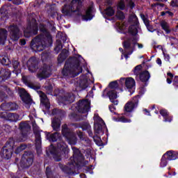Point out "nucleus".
I'll list each match as a JSON object with an SVG mask.
<instances>
[{
    "label": "nucleus",
    "instance_id": "aec40b11",
    "mask_svg": "<svg viewBox=\"0 0 178 178\" xmlns=\"http://www.w3.org/2000/svg\"><path fill=\"white\" fill-rule=\"evenodd\" d=\"M12 154H13V147L8 149V147H5L3 149V157L6 159L12 158Z\"/></svg>",
    "mask_w": 178,
    "mask_h": 178
},
{
    "label": "nucleus",
    "instance_id": "603ef678",
    "mask_svg": "<svg viewBox=\"0 0 178 178\" xmlns=\"http://www.w3.org/2000/svg\"><path fill=\"white\" fill-rule=\"evenodd\" d=\"M12 2L14 5H20V3H22L20 0H12Z\"/></svg>",
    "mask_w": 178,
    "mask_h": 178
},
{
    "label": "nucleus",
    "instance_id": "393cba45",
    "mask_svg": "<svg viewBox=\"0 0 178 178\" xmlns=\"http://www.w3.org/2000/svg\"><path fill=\"white\" fill-rule=\"evenodd\" d=\"M164 155H165V157L168 161H175L177 159V152L168 151Z\"/></svg>",
    "mask_w": 178,
    "mask_h": 178
},
{
    "label": "nucleus",
    "instance_id": "4d7b16f0",
    "mask_svg": "<svg viewBox=\"0 0 178 178\" xmlns=\"http://www.w3.org/2000/svg\"><path fill=\"white\" fill-rule=\"evenodd\" d=\"M109 109L111 112H115V111L116 110V108H115L113 105H111L109 106Z\"/></svg>",
    "mask_w": 178,
    "mask_h": 178
},
{
    "label": "nucleus",
    "instance_id": "412c9836",
    "mask_svg": "<svg viewBox=\"0 0 178 178\" xmlns=\"http://www.w3.org/2000/svg\"><path fill=\"white\" fill-rule=\"evenodd\" d=\"M108 97L111 102L114 104V105H118L119 104V101L116 99L118 98V95L116 94V90H111L108 92Z\"/></svg>",
    "mask_w": 178,
    "mask_h": 178
},
{
    "label": "nucleus",
    "instance_id": "9d476101",
    "mask_svg": "<svg viewBox=\"0 0 178 178\" xmlns=\"http://www.w3.org/2000/svg\"><path fill=\"white\" fill-rule=\"evenodd\" d=\"M38 32V26L37 24L34 23L32 26L29 25L26 27V29L24 31V35L29 38V37H31V35H35Z\"/></svg>",
    "mask_w": 178,
    "mask_h": 178
},
{
    "label": "nucleus",
    "instance_id": "39448f33",
    "mask_svg": "<svg viewBox=\"0 0 178 178\" xmlns=\"http://www.w3.org/2000/svg\"><path fill=\"white\" fill-rule=\"evenodd\" d=\"M129 27L128 29V31L131 35H137L138 33V18L136 15L132 14L129 17Z\"/></svg>",
    "mask_w": 178,
    "mask_h": 178
},
{
    "label": "nucleus",
    "instance_id": "864d4df0",
    "mask_svg": "<svg viewBox=\"0 0 178 178\" xmlns=\"http://www.w3.org/2000/svg\"><path fill=\"white\" fill-rule=\"evenodd\" d=\"M40 31H42L43 33L47 31V29H45V26L44 25H42V24H40Z\"/></svg>",
    "mask_w": 178,
    "mask_h": 178
},
{
    "label": "nucleus",
    "instance_id": "680f3d73",
    "mask_svg": "<svg viewBox=\"0 0 178 178\" xmlns=\"http://www.w3.org/2000/svg\"><path fill=\"white\" fill-rule=\"evenodd\" d=\"M21 45H26V40H20Z\"/></svg>",
    "mask_w": 178,
    "mask_h": 178
},
{
    "label": "nucleus",
    "instance_id": "5701e85b",
    "mask_svg": "<svg viewBox=\"0 0 178 178\" xmlns=\"http://www.w3.org/2000/svg\"><path fill=\"white\" fill-rule=\"evenodd\" d=\"M3 118L10 122H17L19 120V115L15 113H6V115H3Z\"/></svg>",
    "mask_w": 178,
    "mask_h": 178
},
{
    "label": "nucleus",
    "instance_id": "338daca9",
    "mask_svg": "<svg viewBox=\"0 0 178 178\" xmlns=\"http://www.w3.org/2000/svg\"><path fill=\"white\" fill-rule=\"evenodd\" d=\"M144 111L145 115H149V112L148 111V110L145 109Z\"/></svg>",
    "mask_w": 178,
    "mask_h": 178
},
{
    "label": "nucleus",
    "instance_id": "37998d69",
    "mask_svg": "<svg viewBox=\"0 0 178 178\" xmlns=\"http://www.w3.org/2000/svg\"><path fill=\"white\" fill-rule=\"evenodd\" d=\"M138 40V38H135V41H134L132 44L134 47H136V45H138V47L139 48V49H141L144 46L143 45V44L137 43Z\"/></svg>",
    "mask_w": 178,
    "mask_h": 178
},
{
    "label": "nucleus",
    "instance_id": "e433bc0d",
    "mask_svg": "<svg viewBox=\"0 0 178 178\" xmlns=\"http://www.w3.org/2000/svg\"><path fill=\"white\" fill-rule=\"evenodd\" d=\"M104 13H106L107 16H113L115 15V10L112 7H108L104 10Z\"/></svg>",
    "mask_w": 178,
    "mask_h": 178
},
{
    "label": "nucleus",
    "instance_id": "bf43d9fd",
    "mask_svg": "<svg viewBox=\"0 0 178 178\" xmlns=\"http://www.w3.org/2000/svg\"><path fill=\"white\" fill-rule=\"evenodd\" d=\"M156 64L159 65V66H161L162 65V60H161V58L156 59Z\"/></svg>",
    "mask_w": 178,
    "mask_h": 178
},
{
    "label": "nucleus",
    "instance_id": "72a5a7b5",
    "mask_svg": "<svg viewBox=\"0 0 178 178\" xmlns=\"http://www.w3.org/2000/svg\"><path fill=\"white\" fill-rule=\"evenodd\" d=\"M19 129L22 131H29L30 130V124H29V122H22L19 124Z\"/></svg>",
    "mask_w": 178,
    "mask_h": 178
},
{
    "label": "nucleus",
    "instance_id": "423d86ee",
    "mask_svg": "<svg viewBox=\"0 0 178 178\" xmlns=\"http://www.w3.org/2000/svg\"><path fill=\"white\" fill-rule=\"evenodd\" d=\"M95 123V131L97 134H104V131L106 129V125L104 122V120L100 118L98 114H95L94 116Z\"/></svg>",
    "mask_w": 178,
    "mask_h": 178
},
{
    "label": "nucleus",
    "instance_id": "a878e982",
    "mask_svg": "<svg viewBox=\"0 0 178 178\" xmlns=\"http://www.w3.org/2000/svg\"><path fill=\"white\" fill-rule=\"evenodd\" d=\"M160 115H161V116H163V119H164V122H172L173 120L172 118H169V120H168V117L169 116V112H168V110L166 109H161L160 110Z\"/></svg>",
    "mask_w": 178,
    "mask_h": 178
},
{
    "label": "nucleus",
    "instance_id": "a19ab883",
    "mask_svg": "<svg viewBox=\"0 0 178 178\" xmlns=\"http://www.w3.org/2000/svg\"><path fill=\"white\" fill-rule=\"evenodd\" d=\"M62 48H63V47L62 46V43L60 42V40H57L56 42L55 50L57 51V52H59V51H60Z\"/></svg>",
    "mask_w": 178,
    "mask_h": 178
},
{
    "label": "nucleus",
    "instance_id": "f3484780",
    "mask_svg": "<svg viewBox=\"0 0 178 178\" xmlns=\"http://www.w3.org/2000/svg\"><path fill=\"white\" fill-rule=\"evenodd\" d=\"M49 76H51V70L48 67V66H45L42 70H41V72L38 74V77L39 79H47Z\"/></svg>",
    "mask_w": 178,
    "mask_h": 178
},
{
    "label": "nucleus",
    "instance_id": "2f4dec72",
    "mask_svg": "<svg viewBox=\"0 0 178 178\" xmlns=\"http://www.w3.org/2000/svg\"><path fill=\"white\" fill-rule=\"evenodd\" d=\"M13 66L14 67V72L15 74H19L21 72L20 70V64L18 63L17 60H14L13 62Z\"/></svg>",
    "mask_w": 178,
    "mask_h": 178
},
{
    "label": "nucleus",
    "instance_id": "20e7f679",
    "mask_svg": "<svg viewBox=\"0 0 178 178\" xmlns=\"http://www.w3.org/2000/svg\"><path fill=\"white\" fill-rule=\"evenodd\" d=\"M81 0H72L70 5H65L62 9V13L66 16H70L74 12H80V5Z\"/></svg>",
    "mask_w": 178,
    "mask_h": 178
},
{
    "label": "nucleus",
    "instance_id": "79ce46f5",
    "mask_svg": "<svg viewBox=\"0 0 178 178\" xmlns=\"http://www.w3.org/2000/svg\"><path fill=\"white\" fill-rule=\"evenodd\" d=\"M116 17L119 20H123V19H124V14L123 13V12L118 10L116 14Z\"/></svg>",
    "mask_w": 178,
    "mask_h": 178
},
{
    "label": "nucleus",
    "instance_id": "6e6d98bb",
    "mask_svg": "<svg viewBox=\"0 0 178 178\" xmlns=\"http://www.w3.org/2000/svg\"><path fill=\"white\" fill-rule=\"evenodd\" d=\"M29 86L31 88H33V90H38L40 88V86H33V84H30Z\"/></svg>",
    "mask_w": 178,
    "mask_h": 178
},
{
    "label": "nucleus",
    "instance_id": "69168bd1",
    "mask_svg": "<svg viewBox=\"0 0 178 178\" xmlns=\"http://www.w3.org/2000/svg\"><path fill=\"white\" fill-rule=\"evenodd\" d=\"M167 83L168 84H172V79H169V78H167Z\"/></svg>",
    "mask_w": 178,
    "mask_h": 178
},
{
    "label": "nucleus",
    "instance_id": "2eb2a0df",
    "mask_svg": "<svg viewBox=\"0 0 178 178\" xmlns=\"http://www.w3.org/2000/svg\"><path fill=\"white\" fill-rule=\"evenodd\" d=\"M126 3H128V6H130L131 8H134V3L130 0H120L118 5V9L123 10L126 8Z\"/></svg>",
    "mask_w": 178,
    "mask_h": 178
},
{
    "label": "nucleus",
    "instance_id": "7ed1b4c3",
    "mask_svg": "<svg viewBox=\"0 0 178 178\" xmlns=\"http://www.w3.org/2000/svg\"><path fill=\"white\" fill-rule=\"evenodd\" d=\"M49 152L52 154L54 161L59 162L60 161L61 154H67L69 152V148L65 143L61 142L57 145V149L54 147V145L49 147Z\"/></svg>",
    "mask_w": 178,
    "mask_h": 178
},
{
    "label": "nucleus",
    "instance_id": "e2e57ef3",
    "mask_svg": "<svg viewBox=\"0 0 178 178\" xmlns=\"http://www.w3.org/2000/svg\"><path fill=\"white\" fill-rule=\"evenodd\" d=\"M167 15H168V16H173V13L170 12V11H166Z\"/></svg>",
    "mask_w": 178,
    "mask_h": 178
},
{
    "label": "nucleus",
    "instance_id": "4468645a",
    "mask_svg": "<svg viewBox=\"0 0 178 178\" xmlns=\"http://www.w3.org/2000/svg\"><path fill=\"white\" fill-rule=\"evenodd\" d=\"M131 41L132 42H134V41H135V40H128L127 41H125L123 44V47L124 48H125V49H131V53L128 54H124V58H126V59H127V58H129L128 55H131L133 54V52L134 51V49H136V47H131Z\"/></svg>",
    "mask_w": 178,
    "mask_h": 178
},
{
    "label": "nucleus",
    "instance_id": "f03ea898",
    "mask_svg": "<svg viewBox=\"0 0 178 178\" xmlns=\"http://www.w3.org/2000/svg\"><path fill=\"white\" fill-rule=\"evenodd\" d=\"M82 72L83 68H81L80 63H78L74 65L71 63H66L62 73L63 76H69L70 77H73L74 76L80 74V73H81Z\"/></svg>",
    "mask_w": 178,
    "mask_h": 178
},
{
    "label": "nucleus",
    "instance_id": "c9c22d12",
    "mask_svg": "<svg viewBox=\"0 0 178 178\" xmlns=\"http://www.w3.org/2000/svg\"><path fill=\"white\" fill-rule=\"evenodd\" d=\"M161 26L163 30H165L167 34H169V33H170V30H169V24H168V22H166L165 21H161Z\"/></svg>",
    "mask_w": 178,
    "mask_h": 178
},
{
    "label": "nucleus",
    "instance_id": "0e129e2a",
    "mask_svg": "<svg viewBox=\"0 0 178 178\" xmlns=\"http://www.w3.org/2000/svg\"><path fill=\"white\" fill-rule=\"evenodd\" d=\"M167 74L169 77H170V79H173V74L172 73L168 72Z\"/></svg>",
    "mask_w": 178,
    "mask_h": 178
},
{
    "label": "nucleus",
    "instance_id": "c03bdc74",
    "mask_svg": "<svg viewBox=\"0 0 178 178\" xmlns=\"http://www.w3.org/2000/svg\"><path fill=\"white\" fill-rule=\"evenodd\" d=\"M72 149L74 151V156H75V157L80 156V150H79L76 147H72Z\"/></svg>",
    "mask_w": 178,
    "mask_h": 178
},
{
    "label": "nucleus",
    "instance_id": "473e14b6",
    "mask_svg": "<svg viewBox=\"0 0 178 178\" xmlns=\"http://www.w3.org/2000/svg\"><path fill=\"white\" fill-rule=\"evenodd\" d=\"M1 74L3 80H8L10 77V71L9 70H2Z\"/></svg>",
    "mask_w": 178,
    "mask_h": 178
},
{
    "label": "nucleus",
    "instance_id": "49530a36",
    "mask_svg": "<svg viewBox=\"0 0 178 178\" xmlns=\"http://www.w3.org/2000/svg\"><path fill=\"white\" fill-rule=\"evenodd\" d=\"M109 87H110V88H112V89L118 88V82L113 81V82L110 83Z\"/></svg>",
    "mask_w": 178,
    "mask_h": 178
},
{
    "label": "nucleus",
    "instance_id": "b1692460",
    "mask_svg": "<svg viewBox=\"0 0 178 178\" xmlns=\"http://www.w3.org/2000/svg\"><path fill=\"white\" fill-rule=\"evenodd\" d=\"M6 38H8V31L5 29H0V44H5V41H6Z\"/></svg>",
    "mask_w": 178,
    "mask_h": 178
},
{
    "label": "nucleus",
    "instance_id": "774afa93",
    "mask_svg": "<svg viewBox=\"0 0 178 178\" xmlns=\"http://www.w3.org/2000/svg\"><path fill=\"white\" fill-rule=\"evenodd\" d=\"M175 83H178V76H175Z\"/></svg>",
    "mask_w": 178,
    "mask_h": 178
},
{
    "label": "nucleus",
    "instance_id": "6e6552de",
    "mask_svg": "<svg viewBox=\"0 0 178 178\" xmlns=\"http://www.w3.org/2000/svg\"><path fill=\"white\" fill-rule=\"evenodd\" d=\"M8 30L10 33V38H11L13 41H17V40L20 38L22 33H20V29H19L17 25H10L8 27Z\"/></svg>",
    "mask_w": 178,
    "mask_h": 178
},
{
    "label": "nucleus",
    "instance_id": "f8f14e48",
    "mask_svg": "<svg viewBox=\"0 0 178 178\" xmlns=\"http://www.w3.org/2000/svg\"><path fill=\"white\" fill-rule=\"evenodd\" d=\"M120 81H124L125 86L128 90H131V88H134V87H136V81L131 77H128L126 79L121 78Z\"/></svg>",
    "mask_w": 178,
    "mask_h": 178
},
{
    "label": "nucleus",
    "instance_id": "5fc2aeb1",
    "mask_svg": "<svg viewBox=\"0 0 178 178\" xmlns=\"http://www.w3.org/2000/svg\"><path fill=\"white\" fill-rule=\"evenodd\" d=\"M58 62L60 63L63 60H65V57H62V55L60 54L58 56Z\"/></svg>",
    "mask_w": 178,
    "mask_h": 178
},
{
    "label": "nucleus",
    "instance_id": "09e8293b",
    "mask_svg": "<svg viewBox=\"0 0 178 178\" xmlns=\"http://www.w3.org/2000/svg\"><path fill=\"white\" fill-rule=\"evenodd\" d=\"M171 6H172L173 7L178 6V1L177 0H172L171 1Z\"/></svg>",
    "mask_w": 178,
    "mask_h": 178
},
{
    "label": "nucleus",
    "instance_id": "6ab92c4d",
    "mask_svg": "<svg viewBox=\"0 0 178 178\" xmlns=\"http://www.w3.org/2000/svg\"><path fill=\"white\" fill-rule=\"evenodd\" d=\"M19 94H20V97H21L23 102H24V104H30V97H29V95L27 94V92H26V90L20 89Z\"/></svg>",
    "mask_w": 178,
    "mask_h": 178
},
{
    "label": "nucleus",
    "instance_id": "ea45409f",
    "mask_svg": "<svg viewBox=\"0 0 178 178\" xmlns=\"http://www.w3.org/2000/svg\"><path fill=\"white\" fill-rule=\"evenodd\" d=\"M165 156V155H163L161 158V162L160 163V166L161 168H165V166L168 165V161H167L168 159Z\"/></svg>",
    "mask_w": 178,
    "mask_h": 178
},
{
    "label": "nucleus",
    "instance_id": "bb28decb",
    "mask_svg": "<svg viewBox=\"0 0 178 178\" xmlns=\"http://www.w3.org/2000/svg\"><path fill=\"white\" fill-rule=\"evenodd\" d=\"M149 72L148 71H144L140 74V80L142 81L143 83L145 81H148L149 80Z\"/></svg>",
    "mask_w": 178,
    "mask_h": 178
},
{
    "label": "nucleus",
    "instance_id": "4be33fe9",
    "mask_svg": "<svg viewBox=\"0 0 178 178\" xmlns=\"http://www.w3.org/2000/svg\"><path fill=\"white\" fill-rule=\"evenodd\" d=\"M92 6H90L88 8L86 12V15H82V20L88 21L91 20L92 19Z\"/></svg>",
    "mask_w": 178,
    "mask_h": 178
},
{
    "label": "nucleus",
    "instance_id": "9b49d317",
    "mask_svg": "<svg viewBox=\"0 0 178 178\" xmlns=\"http://www.w3.org/2000/svg\"><path fill=\"white\" fill-rule=\"evenodd\" d=\"M90 101H79L78 103L79 112L81 113H87L90 111Z\"/></svg>",
    "mask_w": 178,
    "mask_h": 178
},
{
    "label": "nucleus",
    "instance_id": "a18cd8bd",
    "mask_svg": "<svg viewBox=\"0 0 178 178\" xmlns=\"http://www.w3.org/2000/svg\"><path fill=\"white\" fill-rule=\"evenodd\" d=\"M141 70V65H137L136 67H135V70H134V74L136 75V76H138V74L140 73V71Z\"/></svg>",
    "mask_w": 178,
    "mask_h": 178
},
{
    "label": "nucleus",
    "instance_id": "c85d7f7f",
    "mask_svg": "<svg viewBox=\"0 0 178 178\" xmlns=\"http://www.w3.org/2000/svg\"><path fill=\"white\" fill-rule=\"evenodd\" d=\"M46 137L49 140V141H52L54 143L59 138V134L55 133L49 136V133H46Z\"/></svg>",
    "mask_w": 178,
    "mask_h": 178
},
{
    "label": "nucleus",
    "instance_id": "4c0bfd02",
    "mask_svg": "<svg viewBox=\"0 0 178 178\" xmlns=\"http://www.w3.org/2000/svg\"><path fill=\"white\" fill-rule=\"evenodd\" d=\"M1 63L2 65H4V66H8L10 63V60H9V58L8 57H1L0 58Z\"/></svg>",
    "mask_w": 178,
    "mask_h": 178
},
{
    "label": "nucleus",
    "instance_id": "1a4fd4ad",
    "mask_svg": "<svg viewBox=\"0 0 178 178\" xmlns=\"http://www.w3.org/2000/svg\"><path fill=\"white\" fill-rule=\"evenodd\" d=\"M137 106H138V96L134 97L131 101L128 102L124 106V110L126 112H133Z\"/></svg>",
    "mask_w": 178,
    "mask_h": 178
},
{
    "label": "nucleus",
    "instance_id": "0eeeda50",
    "mask_svg": "<svg viewBox=\"0 0 178 178\" xmlns=\"http://www.w3.org/2000/svg\"><path fill=\"white\" fill-rule=\"evenodd\" d=\"M62 133H63V136H64V137L67 138L69 144H71V145L76 144L77 141V138H76V136L74 135V134L70 132L69 129H67V125L65 124L64 126H63Z\"/></svg>",
    "mask_w": 178,
    "mask_h": 178
},
{
    "label": "nucleus",
    "instance_id": "dca6fc26",
    "mask_svg": "<svg viewBox=\"0 0 178 178\" xmlns=\"http://www.w3.org/2000/svg\"><path fill=\"white\" fill-rule=\"evenodd\" d=\"M37 61H35V58H30L27 62V66L29 67V72L31 73H33V72L37 71V65H36Z\"/></svg>",
    "mask_w": 178,
    "mask_h": 178
},
{
    "label": "nucleus",
    "instance_id": "f257e3e1",
    "mask_svg": "<svg viewBox=\"0 0 178 178\" xmlns=\"http://www.w3.org/2000/svg\"><path fill=\"white\" fill-rule=\"evenodd\" d=\"M42 39V36H38L34 38L31 43V47L33 51H38V52H41L45 48V47H48L52 44V36L47 33L46 38Z\"/></svg>",
    "mask_w": 178,
    "mask_h": 178
},
{
    "label": "nucleus",
    "instance_id": "3c124183",
    "mask_svg": "<svg viewBox=\"0 0 178 178\" xmlns=\"http://www.w3.org/2000/svg\"><path fill=\"white\" fill-rule=\"evenodd\" d=\"M23 149H26V145H21L20 147H19L18 148H17V151L20 152V151H23Z\"/></svg>",
    "mask_w": 178,
    "mask_h": 178
},
{
    "label": "nucleus",
    "instance_id": "c756f323",
    "mask_svg": "<svg viewBox=\"0 0 178 178\" xmlns=\"http://www.w3.org/2000/svg\"><path fill=\"white\" fill-rule=\"evenodd\" d=\"M35 145L37 151H40L41 148V135L38 133L35 134Z\"/></svg>",
    "mask_w": 178,
    "mask_h": 178
},
{
    "label": "nucleus",
    "instance_id": "de8ad7c7",
    "mask_svg": "<svg viewBox=\"0 0 178 178\" xmlns=\"http://www.w3.org/2000/svg\"><path fill=\"white\" fill-rule=\"evenodd\" d=\"M120 122H122V123H129L130 122V120H127L124 117L120 118Z\"/></svg>",
    "mask_w": 178,
    "mask_h": 178
},
{
    "label": "nucleus",
    "instance_id": "a211bd4d",
    "mask_svg": "<svg viewBox=\"0 0 178 178\" xmlns=\"http://www.w3.org/2000/svg\"><path fill=\"white\" fill-rule=\"evenodd\" d=\"M1 109L3 111H15L17 109V105L15 103H4L1 105Z\"/></svg>",
    "mask_w": 178,
    "mask_h": 178
},
{
    "label": "nucleus",
    "instance_id": "8fccbe9b",
    "mask_svg": "<svg viewBox=\"0 0 178 178\" xmlns=\"http://www.w3.org/2000/svg\"><path fill=\"white\" fill-rule=\"evenodd\" d=\"M163 55H164L165 60H167V62H169V60H170V56L165 53H163Z\"/></svg>",
    "mask_w": 178,
    "mask_h": 178
},
{
    "label": "nucleus",
    "instance_id": "cd10ccee",
    "mask_svg": "<svg viewBox=\"0 0 178 178\" xmlns=\"http://www.w3.org/2000/svg\"><path fill=\"white\" fill-rule=\"evenodd\" d=\"M64 104H72L74 102V96L72 94H67L65 97L63 98Z\"/></svg>",
    "mask_w": 178,
    "mask_h": 178
},
{
    "label": "nucleus",
    "instance_id": "052dcab7",
    "mask_svg": "<svg viewBox=\"0 0 178 178\" xmlns=\"http://www.w3.org/2000/svg\"><path fill=\"white\" fill-rule=\"evenodd\" d=\"M77 134H78V136L79 137V138H83V133H81V132H78L77 133Z\"/></svg>",
    "mask_w": 178,
    "mask_h": 178
},
{
    "label": "nucleus",
    "instance_id": "58836bf2",
    "mask_svg": "<svg viewBox=\"0 0 178 178\" xmlns=\"http://www.w3.org/2000/svg\"><path fill=\"white\" fill-rule=\"evenodd\" d=\"M118 30L120 33H126V29H127V26H126V24H119L118 26Z\"/></svg>",
    "mask_w": 178,
    "mask_h": 178
},
{
    "label": "nucleus",
    "instance_id": "7c9ffc66",
    "mask_svg": "<svg viewBox=\"0 0 178 178\" xmlns=\"http://www.w3.org/2000/svg\"><path fill=\"white\" fill-rule=\"evenodd\" d=\"M51 126L54 130L58 131L59 127H60V121H59V119L54 118L51 122Z\"/></svg>",
    "mask_w": 178,
    "mask_h": 178
},
{
    "label": "nucleus",
    "instance_id": "ddd939ff",
    "mask_svg": "<svg viewBox=\"0 0 178 178\" xmlns=\"http://www.w3.org/2000/svg\"><path fill=\"white\" fill-rule=\"evenodd\" d=\"M40 97L42 105H43L46 111H49L51 105L49 104V100L48 99V97H47V95H45L43 92H41Z\"/></svg>",
    "mask_w": 178,
    "mask_h": 178
},
{
    "label": "nucleus",
    "instance_id": "f704fd0d",
    "mask_svg": "<svg viewBox=\"0 0 178 178\" xmlns=\"http://www.w3.org/2000/svg\"><path fill=\"white\" fill-rule=\"evenodd\" d=\"M140 17L143 19V22L145 23L147 29L149 30V31H152L151 30V25H149V20H148V18L145 17V15L143 14H140Z\"/></svg>",
    "mask_w": 178,
    "mask_h": 178
},
{
    "label": "nucleus",
    "instance_id": "13d9d810",
    "mask_svg": "<svg viewBox=\"0 0 178 178\" xmlns=\"http://www.w3.org/2000/svg\"><path fill=\"white\" fill-rule=\"evenodd\" d=\"M86 83H87V80L84 79L81 83H80L81 87H86Z\"/></svg>",
    "mask_w": 178,
    "mask_h": 178
}]
</instances>
